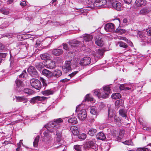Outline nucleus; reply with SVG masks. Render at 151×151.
I'll return each mask as SVG.
<instances>
[{
    "mask_svg": "<svg viewBox=\"0 0 151 151\" xmlns=\"http://www.w3.org/2000/svg\"><path fill=\"white\" fill-rule=\"evenodd\" d=\"M0 11L1 13L4 14L8 15L9 14V12L6 9H1Z\"/></svg>",
    "mask_w": 151,
    "mask_h": 151,
    "instance_id": "603ef678",
    "label": "nucleus"
},
{
    "mask_svg": "<svg viewBox=\"0 0 151 151\" xmlns=\"http://www.w3.org/2000/svg\"><path fill=\"white\" fill-rule=\"evenodd\" d=\"M71 62L70 61H67L65 62V65L64 67H63L62 69L63 71L66 73L67 71L70 70L71 69L70 67Z\"/></svg>",
    "mask_w": 151,
    "mask_h": 151,
    "instance_id": "4468645a",
    "label": "nucleus"
},
{
    "mask_svg": "<svg viewBox=\"0 0 151 151\" xmlns=\"http://www.w3.org/2000/svg\"><path fill=\"white\" fill-rule=\"evenodd\" d=\"M35 66L38 70H40L44 67H45V63L43 64L42 63H37L35 65Z\"/></svg>",
    "mask_w": 151,
    "mask_h": 151,
    "instance_id": "c85d7f7f",
    "label": "nucleus"
},
{
    "mask_svg": "<svg viewBox=\"0 0 151 151\" xmlns=\"http://www.w3.org/2000/svg\"><path fill=\"white\" fill-rule=\"evenodd\" d=\"M108 116L109 119H110V122L114 121L115 123H117L119 122L120 119L119 118L115 115V112H114L112 113L111 110L109 109L108 110Z\"/></svg>",
    "mask_w": 151,
    "mask_h": 151,
    "instance_id": "39448f33",
    "label": "nucleus"
},
{
    "mask_svg": "<svg viewBox=\"0 0 151 151\" xmlns=\"http://www.w3.org/2000/svg\"><path fill=\"white\" fill-rule=\"evenodd\" d=\"M90 113L93 115H96L97 114V111L95 106H93L91 108Z\"/></svg>",
    "mask_w": 151,
    "mask_h": 151,
    "instance_id": "a19ab883",
    "label": "nucleus"
},
{
    "mask_svg": "<svg viewBox=\"0 0 151 151\" xmlns=\"http://www.w3.org/2000/svg\"><path fill=\"white\" fill-rule=\"evenodd\" d=\"M23 91L25 93L28 94L29 95L32 94V91L31 89L28 88H26L24 89Z\"/></svg>",
    "mask_w": 151,
    "mask_h": 151,
    "instance_id": "79ce46f5",
    "label": "nucleus"
},
{
    "mask_svg": "<svg viewBox=\"0 0 151 151\" xmlns=\"http://www.w3.org/2000/svg\"><path fill=\"white\" fill-rule=\"evenodd\" d=\"M63 121L61 119L59 118L49 122L45 126L47 130L44 131L42 134V132H41V136L42 137H46L47 138H49L52 136V134H56L58 137L56 142H60L61 134L60 131H59L58 129L61 127L60 123Z\"/></svg>",
    "mask_w": 151,
    "mask_h": 151,
    "instance_id": "f257e3e1",
    "label": "nucleus"
},
{
    "mask_svg": "<svg viewBox=\"0 0 151 151\" xmlns=\"http://www.w3.org/2000/svg\"><path fill=\"white\" fill-rule=\"evenodd\" d=\"M95 43L98 46H102L104 45V42L101 38H96L95 40Z\"/></svg>",
    "mask_w": 151,
    "mask_h": 151,
    "instance_id": "bb28decb",
    "label": "nucleus"
},
{
    "mask_svg": "<svg viewBox=\"0 0 151 151\" xmlns=\"http://www.w3.org/2000/svg\"><path fill=\"white\" fill-rule=\"evenodd\" d=\"M27 74L26 70H24L22 73L19 76V78H24L27 76Z\"/></svg>",
    "mask_w": 151,
    "mask_h": 151,
    "instance_id": "58836bf2",
    "label": "nucleus"
},
{
    "mask_svg": "<svg viewBox=\"0 0 151 151\" xmlns=\"http://www.w3.org/2000/svg\"><path fill=\"white\" fill-rule=\"evenodd\" d=\"M47 98L44 96H37L32 98L30 101V102L32 104H34L37 103L38 101H42L47 99Z\"/></svg>",
    "mask_w": 151,
    "mask_h": 151,
    "instance_id": "1a4fd4ad",
    "label": "nucleus"
},
{
    "mask_svg": "<svg viewBox=\"0 0 151 151\" xmlns=\"http://www.w3.org/2000/svg\"><path fill=\"white\" fill-rule=\"evenodd\" d=\"M71 129L73 130L72 132L75 135L79 133V132L77 130L76 127L75 126L71 127Z\"/></svg>",
    "mask_w": 151,
    "mask_h": 151,
    "instance_id": "ea45409f",
    "label": "nucleus"
},
{
    "mask_svg": "<svg viewBox=\"0 0 151 151\" xmlns=\"http://www.w3.org/2000/svg\"><path fill=\"white\" fill-rule=\"evenodd\" d=\"M116 32L117 33L120 34H122L126 32V31L125 29H123L118 28L116 29Z\"/></svg>",
    "mask_w": 151,
    "mask_h": 151,
    "instance_id": "37998d69",
    "label": "nucleus"
},
{
    "mask_svg": "<svg viewBox=\"0 0 151 151\" xmlns=\"http://www.w3.org/2000/svg\"><path fill=\"white\" fill-rule=\"evenodd\" d=\"M78 71H74L72 73L70 74L69 75V76L70 77H72L74 76L76 74H77L78 73Z\"/></svg>",
    "mask_w": 151,
    "mask_h": 151,
    "instance_id": "4d7b16f0",
    "label": "nucleus"
},
{
    "mask_svg": "<svg viewBox=\"0 0 151 151\" xmlns=\"http://www.w3.org/2000/svg\"><path fill=\"white\" fill-rule=\"evenodd\" d=\"M105 50L104 49H99L96 53L95 52L94 54V57L96 58H101L102 57V56L104 54Z\"/></svg>",
    "mask_w": 151,
    "mask_h": 151,
    "instance_id": "2eb2a0df",
    "label": "nucleus"
},
{
    "mask_svg": "<svg viewBox=\"0 0 151 151\" xmlns=\"http://www.w3.org/2000/svg\"><path fill=\"white\" fill-rule=\"evenodd\" d=\"M121 94L118 93H113L111 95L112 98L114 99H117L121 98Z\"/></svg>",
    "mask_w": 151,
    "mask_h": 151,
    "instance_id": "7c9ffc66",
    "label": "nucleus"
},
{
    "mask_svg": "<svg viewBox=\"0 0 151 151\" xmlns=\"http://www.w3.org/2000/svg\"><path fill=\"white\" fill-rule=\"evenodd\" d=\"M39 136H37L35 139L34 141L33 142V146L34 147H37L38 146V143L39 139Z\"/></svg>",
    "mask_w": 151,
    "mask_h": 151,
    "instance_id": "f704fd0d",
    "label": "nucleus"
},
{
    "mask_svg": "<svg viewBox=\"0 0 151 151\" xmlns=\"http://www.w3.org/2000/svg\"><path fill=\"white\" fill-rule=\"evenodd\" d=\"M84 147L86 149L91 148L94 151L98 150V145H97L95 142L93 141L88 140L86 142L84 146Z\"/></svg>",
    "mask_w": 151,
    "mask_h": 151,
    "instance_id": "7ed1b4c3",
    "label": "nucleus"
},
{
    "mask_svg": "<svg viewBox=\"0 0 151 151\" xmlns=\"http://www.w3.org/2000/svg\"><path fill=\"white\" fill-rule=\"evenodd\" d=\"M96 137L97 139L102 140H104L106 139L105 135L104 133L101 132L98 133L96 135Z\"/></svg>",
    "mask_w": 151,
    "mask_h": 151,
    "instance_id": "b1692460",
    "label": "nucleus"
},
{
    "mask_svg": "<svg viewBox=\"0 0 151 151\" xmlns=\"http://www.w3.org/2000/svg\"><path fill=\"white\" fill-rule=\"evenodd\" d=\"M31 86L37 90H39L42 87L40 81L38 80L35 78H32L30 80Z\"/></svg>",
    "mask_w": 151,
    "mask_h": 151,
    "instance_id": "20e7f679",
    "label": "nucleus"
},
{
    "mask_svg": "<svg viewBox=\"0 0 151 151\" xmlns=\"http://www.w3.org/2000/svg\"><path fill=\"white\" fill-rule=\"evenodd\" d=\"M119 114L121 115L122 117H125L126 118L127 117V114L126 111L123 109H122L119 110Z\"/></svg>",
    "mask_w": 151,
    "mask_h": 151,
    "instance_id": "c9c22d12",
    "label": "nucleus"
},
{
    "mask_svg": "<svg viewBox=\"0 0 151 151\" xmlns=\"http://www.w3.org/2000/svg\"><path fill=\"white\" fill-rule=\"evenodd\" d=\"M7 54L6 53L0 52V58H5Z\"/></svg>",
    "mask_w": 151,
    "mask_h": 151,
    "instance_id": "5fc2aeb1",
    "label": "nucleus"
},
{
    "mask_svg": "<svg viewBox=\"0 0 151 151\" xmlns=\"http://www.w3.org/2000/svg\"><path fill=\"white\" fill-rule=\"evenodd\" d=\"M63 48L66 50L68 49L67 45L66 44H63Z\"/></svg>",
    "mask_w": 151,
    "mask_h": 151,
    "instance_id": "13d9d810",
    "label": "nucleus"
},
{
    "mask_svg": "<svg viewBox=\"0 0 151 151\" xmlns=\"http://www.w3.org/2000/svg\"><path fill=\"white\" fill-rule=\"evenodd\" d=\"M97 130L96 129L92 128L89 130L88 134L91 136H93L95 134Z\"/></svg>",
    "mask_w": 151,
    "mask_h": 151,
    "instance_id": "72a5a7b5",
    "label": "nucleus"
},
{
    "mask_svg": "<svg viewBox=\"0 0 151 151\" xmlns=\"http://www.w3.org/2000/svg\"><path fill=\"white\" fill-rule=\"evenodd\" d=\"M62 74L61 70H56L52 73V75L56 78H58Z\"/></svg>",
    "mask_w": 151,
    "mask_h": 151,
    "instance_id": "cd10ccee",
    "label": "nucleus"
},
{
    "mask_svg": "<svg viewBox=\"0 0 151 151\" xmlns=\"http://www.w3.org/2000/svg\"><path fill=\"white\" fill-rule=\"evenodd\" d=\"M54 25L57 26H61L63 24L58 22H56L54 23Z\"/></svg>",
    "mask_w": 151,
    "mask_h": 151,
    "instance_id": "bf43d9fd",
    "label": "nucleus"
},
{
    "mask_svg": "<svg viewBox=\"0 0 151 151\" xmlns=\"http://www.w3.org/2000/svg\"><path fill=\"white\" fill-rule=\"evenodd\" d=\"M55 145H54V147L55 148H58V147H62V149L63 150H64V149H63V148H64V146H62V145H59L58 146H55Z\"/></svg>",
    "mask_w": 151,
    "mask_h": 151,
    "instance_id": "e2e57ef3",
    "label": "nucleus"
},
{
    "mask_svg": "<svg viewBox=\"0 0 151 151\" xmlns=\"http://www.w3.org/2000/svg\"><path fill=\"white\" fill-rule=\"evenodd\" d=\"M69 80V79H67L65 78V79L62 80V81H63L64 82H65L68 81Z\"/></svg>",
    "mask_w": 151,
    "mask_h": 151,
    "instance_id": "338daca9",
    "label": "nucleus"
},
{
    "mask_svg": "<svg viewBox=\"0 0 151 151\" xmlns=\"http://www.w3.org/2000/svg\"><path fill=\"white\" fill-rule=\"evenodd\" d=\"M93 99L90 96L89 94H87L85 97V101H93Z\"/></svg>",
    "mask_w": 151,
    "mask_h": 151,
    "instance_id": "c03bdc74",
    "label": "nucleus"
},
{
    "mask_svg": "<svg viewBox=\"0 0 151 151\" xmlns=\"http://www.w3.org/2000/svg\"><path fill=\"white\" fill-rule=\"evenodd\" d=\"M16 86L19 87L22 85V82L21 81L19 80H17L15 81Z\"/></svg>",
    "mask_w": 151,
    "mask_h": 151,
    "instance_id": "8fccbe9b",
    "label": "nucleus"
},
{
    "mask_svg": "<svg viewBox=\"0 0 151 151\" xmlns=\"http://www.w3.org/2000/svg\"><path fill=\"white\" fill-rule=\"evenodd\" d=\"M54 91L53 90L50 89L46 90L41 92L42 93L43 95L46 96H48L50 95H52L53 94Z\"/></svg>",
    "mask_w": 151,
    "mask_h": 151,
    "instance_id": "aec40b11",
    "label": "nucleus"
},
{
    "mask_svg": "<svg viewBox=\"0 0 151 151\" xmlns=\"http://www.w3.org/2000/svg\"><path fill=\"white\" fill-rule=\"evenodd\" d=\"M119 39L121 40H123L125 41L127 43H129V42H131V45H130V46H133V44L132 43V42H131L130 41H129L127 38H126L125 37H120Z\"/></svg>",
    "mask_w": 151,
    "mask_h": 151,
    "instance_id": "a18cd8bd",
    "label": "nucleus"
},
{
    "mask_svg": "<svg viewBox=\"0 0 151 151\" xmlns=\"http://www.w3.org/2000/svg\"><path fill=\"white\" fill-rule=\"evenodd\" d=\"M20 4L21 6H24L26 5V2L25 1H22L20 3Z\"/></svg>",
    "mask_w": 151,
    "mask_h": 151,
    "instance_id": "680f3d73",
    "label": "nucleus"
},
{
    "mask_svg": "<svg viewBox=\"0 0 151 151\" xmlns=\"http://www.w3.org/2000/svg\"><path fill=\"white\" fill-rule=\"evenodd\" d=\"M115 107L117 109L120 107H122L124 104V101L122 99L117 100L115 102Z\"/></svg>",
    "mask_w": 151,
    "mask_h": 151,
    "instance_id": "6ab92c4d",
    "label": "nucleus"
},
{
    "mask_svg": "<svg viewBox=\"0 0 151 151\" xmlns=\"http://www.w3.org/2000/svg\"><path fill=\"white\" fill-rule=\"evenodd\" d=\"M27 70L28 73L32 76L35 77L38 76V73L33 66H30Z\"/></svg>",
    "mask_w": 151,
    "mask_h": 151,
    "instance_id": "9b49d317",
    "label": "nucleus"
},
{
    "mask_svg": "<svg viewBox=\"0 0 151 151\" xmlns=\"http://www.w3.org/2000/svg\"><path fill=\"white\" fill-rule=\"evenodd\" d=\"M93 38V37L92 35H87L84 37V39H82V41H85L86 42H89L90 43H92L91 41V40Z\"/></svg>",
    "mask_w": 151,
    "mask_h": 151,
    "instance_id": "4be33fe9",
    "label": "nucleus"
},
{
    "mask_svg": "<svg viewBox=\"0 0 151 151\" xmlns=\"http://www.w3.org/2000/svg\"><path fill=\"white\" fill-rule=\"evenodd\" d=\"M93 94L95 96H97L99 98H101V95L102 94H101L100 93V91L99 89H96L93 91Z\"/></svg>",
    "mask_w": 151,
    "mask_h": 151,
    "instance_id": "2f4dec72",
    "label": "nucleus"
},
{
    "mask_svg": "<svg viewBox=\"0 0 151 151\" xmlns=\"http://www.w3.org/2000/svg\"><path fill=\"white\" fill-rule=\"evenodd\" d=\"M137 151H149V149L146 148H139L137 149Z\"/></svg>",
    "mask_w": 151,
    "mask_h": 151,
    "instance_id": "3c124183",
    "label": "nucleus"
},
{
    "mask_svg": "<svg viewBox=\"0 0 151 151\" xmlns=\"http://www.w3.org/2000/svg\"><path fill=\"white\" fill-rule=\"evenodd\" d=\"M108 4L106 0H96L93 4V5L96 7H103L106 4Z\"/></svg>",
    "mask_w": 151,
    "mask_h": 151,
    "instance_id": "0eeeda50",
    "label": "nucleus"
},
{
    "mask_svg": "<svg viewBox=\"0 0 151 151\" xmlns=\"http://www.w3.org/2000/svg\"><path fill=\"white\" fill-rule=\"evenodd\" d=\"M40 80L42 83L43 86L45 87L47 86V84L46 83V81L43 78L40 77Z\"/></svg>",
    "mask_w": 151,
    "mask_h": 151,
    "instance_id": "09e8293b",
    "label": "nucleus"
},
{
    "mask_svg": "<svg viewBox=\"0 0 151 151\" xmlns=\"http://www.w3.org/2000/svg\"><path fill=\"white\" fill-rule=\"evenodd\" d=\"M150 11V9L144 8L140 10L139 14H146L149 13Z\"/></svg>",
    "mask_w": 151,
    "mask_h": 151,
    "instance_id": "a878e982",
    "label": "nucleus"
},
{
    "mask_svg": "<svg viewBox=\"0 0 151 151\" xmlns=\"http://www.w3.org/2000/svg\"><path fill=\"white\" fill-rule=\"evenodd\" d=\"M114 25L112 23H107L104 26V29L107 32H111L114 30Z\"/></svg>",
    "mask_w": 151,
    "mask_h": 151,
    "instance_id": "f8f14e48",
    "label": "nucleus"
},
{
    "mask_svg": "<svg viewBox=\"0 0 151 151\" xmlns=\"http://www.w3.org/2000/svg\"><path fill=\"white\" fill-rule=\"evenodd\" d=\"M42 73L43 75L49 78L51 77L52 76V73L47 69L44 70L42 71Z\"/></svg>",
    "mask_w": 151,
    "mask_h": 151,
    "instance_id": "5701e85b",
    "label": "nucleus"
},
{
    "mask_svg": "<svg viewBox=\"0 0 151 151\" xmlns=\"http://www.w3.org/2000/svg\"><path fill=\"white\" fill-rule=\"evenodd\" d=\"M41 59L43 60H46L50 59V55L47 53H44L40 55Z\"/></svg>",
    "mask_w": 151,
    "mask_h": 151,
    "instance_id": "c756f323",
    "label": "nucleus"
},
{
    "mask_svg": "<svg viewBox=\"0 0 151 151\" xmlns=\"http://www.w3.org/2000/svg\"><path fill=\"white\" fill-rule=\"evenodd\" d=\"M146 32H147V35L149 36L150 37L148 38L147 37V38H148V40H147V41H146L143 40L142 42H146L148 44H150V41L151 40V37H150L151 35V29L150 28L147 29L146 30Z\"/></svg>",
    "mask_w": 151,
    "mask_h": 151,
    "instance_id": "393cba45",
    "label": "nucleus"
},
{
    "mask_svg": "<svg viewBox=\"0 0 151 151\" xmlns=\"http://www.w3.org/2000/svg\"><path fill=\"white\" fill-rule=\"evenodd\" d=\"M118 45H119V46L122 47H123L124 48H127L128 47L126 43L122 42H119L118 43Z\"/></svg>",
    "mask_w": 151,
    "mask_h": 151,
    "instance_id": "e433bc0d",
    "label": "nucleus"
},
{
    "mask_svg": "<svg viewBox=\"0 0 151 151\" xmlns=\"http://www.w3.org/2000/svg\"><path fill=\"white\" fill-rule=\"evenodd\" d=\"M5 46L2 43L0 42V50H4L5 49Z\"/></svg>",
    "mask_w": 151,
    "mask_h": 151,
    "instance_id": "864d4df0",
    "label": "nucleus"
},
{
    "mask_svg": "<svg viewBox=\"0 0 151 151\" xmlns=\"http://www.w3.org/2000/svg\"><path fill=\"white\" fill-rule=\"evenodd\" d=\"M78 137L80 139L84 140L86 138V134H80L78 136Z\"/></svg>",
    "mask_w": 151,
    "mask_h": 151,
    "instance_id": "49530a36",
    "label": "nucleus"
},
{
    "mask_svg": "<svg viewBox=\"0 0 151 151\" xmlns=\"http://www.w3.org/2000/svg\"><path fill=\"white\" fill-rule=\"evenodd\" d=\"M78 108H79L78 106L76 107V112H77L78 111V110H79Z\"/></svg>",
    "mask_w": 151,
    "mask_h": 151,
    "instance_id": "774afa93",
    "label": "nucleus"
},
{
    "mask_svg": "<svg viewBox=\"0 0 151 151\" xmlns=\"http://www.w3.org/2000/svg\"><path fill=\"white\" fill-rule=\"evenodd\" d=\"M63 51L61 49H55L53 50L52 52V54L55 56H59L63 54Z\"/></svg>",
    "mask_w": 151,
    "mask_h": 151,
    "instance_id": "dca6fc26",
    "label": "nucleus"
},
{
    "mask_svg": "<svg viewBox=\"0 0 151 151\" xmlns=\"http://www.w3.org/2000/svg\"><path fill=\"white\" fill-rule=\"evenodd\" d=\"M104 93L102 94L101 97L102 98L105 99L108 98L109 94L110 93L111 90L109 86H105L103 87Z\"/></svg>",
    "mask_w": 151,
    "mask_h": 151,
    "instance_id": "423d86ee",
    "label": "nucleus"
},
{
    "mask_svg": "<svg viewBox=\"0 0 151 151\" xmlns=\"http://www.w3.org/2000/svg\"><path fill=\"white\" fill-rule=\"evenodd\" d=\"M55 67V63L54 62L49 61L46 63H45V67L47 68L53 69Z\"/></svg>",
    "mask_w": 151,
    "mask_h": 151,
    "instance_id": "ddd939ff",
    "label": "nucleus"
},
{
    "mask_svg": "<svg viewBox=\"0 0 151 151\" xmlns=\"http://www.w3.org/2000/svg\"><path fill=\"white\" fill-rule=\"evenodd\" d=\"M75 150L77 151H82L81 146L78 145H75L74 147Z\"/></svg>",
    "mask_w": 151,
    "mask_h": 151,
    "instance_id": "de8ad7c7",
    "label": "nucleus"
},
{
    "mask_svg": "<svg viewBox=\"0 0 151 151\" xmlns=\"http://www.w3.org/2000/svg\"><path fill=\"white\" fill-rule=\"evenodd\" d=\"M87 116V113L86 111L83 109L81 110L78 114V119L81 120H85Z\"/></svg>",
    "mask_w": 151,
    "mask_h": 151,
    "instance_id": "9d476101",
    "label": "nucleus"
},
{
    "mask_svg": "<svg viewBox=\"0 0 151 151\" xmlns=\"http://www.w3.org/2000/svg\"><path fill=\"white\" fill-rule=\"evenodd\" d=\"M146 3L145 0H136L135 2V5L138 7H140L145 5Z\"/></svg>",
    "mask_w": 151,
    "mask_h": 151,
    "instance_id": "a211bd4d",
    "label": "nucleus"
},
{
    "mask_svg": "<svg viewBox=\"0 0 151 151\" xmlns=\"http://www.w3.org/2000/svg\"><path fill=\"white\" fill-rule=\"evenodd\" d=\"M123 22L124 23H127V20L126 18H124L123 20Z\"/></svg>",
    "mask_w": 151,
    "mask_h": 151,
    "instance_id": "69168bd1",
    "label": "nucleus"
},
{
    "mask_svg": "<svg viewBox=\"0 0 151 151\" xmlns=\"http://www.w3.org/2000/svg\"><path fill=\"white\" fill-rule=\"evenodd\" d=\"M82 42L78 40H73L69 42V44L70 46L75 47L77 46L78 44H81Z\"/></svg>",
    "mask_w": 151,
    "mask_h": 151,
    "instance_id": "412c9836",
    "label": "nucleus"
},
{
    "mask_svg": "<svg viewBox=\"0 0 151 151\" xmlns=\"http://www.w3.org/2000/svg\"><path fill=\"white\" fill-rule=\"evenodd\" d=\"M107 3L109 5H111L113 8L117 11L121 9L122 4L117 0H107Z\"/></svg>",
    "mask_w": 151,
    "mask_h": 151,
    "instance_id": "f03ea898",
    "label": "nucleus"
},
{
    "mask_svg": "<svg viewBox=\"0 0 151 151\" xmlns=\"http://www.w3.org/2000/svg\"><path fill=\"white\" fill-rule=\"evenodd\" d=\"M125 133V131L124 130L122 131L119 132V135L122 136Z\"/></svg>",
    "mask_w": 151,
    "mask_h": 151,
    "instance_id": "0e129e2a",
    "label": "nucleus"
},
{
    "mask_svg": "<svg viewBox=\"0 0 151 151\" xmlns=\"http://www.w3.org/2000/svg\"><path fill=\"white\" fill-rule=\"evenodd\" d=\"M91 63V58L88 57H83L79 63L80 65L81 66L87 65Z\"/></svg>",
    "mask_w": 151,
    "mask_h": 151,
    "instance_id": "6e6552de",
    "label": "nucleus"
},
{
    "mask_svg": "<svg viewBox=\"0 0 151 151\" xmlns=\"http://www.w3.org/2000/svg\"><path fill=\"white\" fill-rule=\"evenodd\" d=\"M124 143L127 145H131L132 142L130 140L126 141L124 142Z\"/></svg>",
    "mask_w": 151,
    "mask_h": 151,
    "instance_id": "6e6d98bb",
    "label": "nucleus"
},
{
    "mask_svg": "<svg viewBox=\"0 0 151 151\" xmlns=\"http://www.w3.org/2000/svg\"><path fill=\"white\" fill-rule=\"evenodd\" d=\"M125 3L129 4L132 2V0H124Z\"/></svg>",
    "mask_w": 151,
    "mask_h": 151,
    "instance_id": "052dcab7",
    "label": "nucleus"
},
{
    "mask_svg": "<svg viewBox=\"0 0 151 151\" xmlns=\"http://www.w3.org/2000/svg\"><path fill=\"white\" fill-rule=\"evenodd\" d=\"M125 85H126L124 84L120 85L119 87L120 89L121 90H124L127 91L131 89V88H129L126 87Z\"/></svg>",
    "mask_w": 151,
    "mask_h": 151,
    "instance_id": "4c0bfd02",
    "label": "nucleus"
},
{
    "mask_svg": "<svg viewBox=\"0 0 151 151\" xmlns=\"http://www.w3.org/2000/svg\"><path fill=\"white\" fill-rule=\"evenodd\" d=\"M68 122L73 124H76L77 123V118L75 117L70 118L68 120Z\"/></svg>",
    "mask_w": 151,
    "mask_h": 151,
    "instance_id": "473e14b6",
    "label": "nucleus"
},
{
    "mask_svg": "<svg viewBox=\"0 0 151 151\" xmlns=\"http://www.w3.org/2000/svg\"><path fill=\"white\" fill-rule=\"evenodd\" d=\"M17 102H23L24 103H26L28 101L27 99L24 96H16Z\"/></svg>",
    "mask_w": 151,
    "mask_h": 151,
    "instance_id": "f3484780",
    "label": "nucleus"
}]
</instances>
